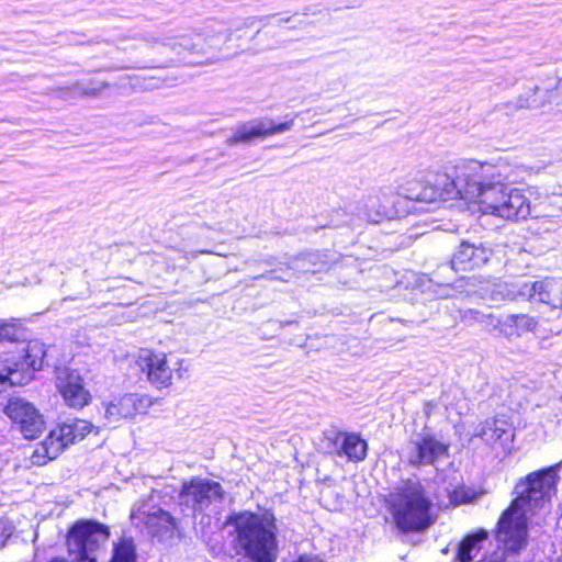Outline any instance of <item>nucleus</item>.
Masks as SVG:
<instances>
[{
	"label": "nucleus",
	"instance_id": "f257e3e1",
	"mask_svg": "<svg viewBox=\"0 0 562 562\" xmlns=\"http://www.w3.org/2000/svg\"><path fill=\"white\" fill-rule=\"evenodd\" d=\"M459 179L461 199L477 204L483 214L518 221L531 213L527 196L504 183L499 170L490 161L459 159Z\"/></svg>",
	"mask_w": 562,
	"mask_h": 562
},
{
	"label": "nucleus",
	"instance_id": "f03ea898",
	"mask_svg": "<svg viewBox=\"0 0 562 562\" xmlns=\"http://www.w3.org/2000/svg\"><path fill=\"white\" fill-rule=\"evenodd\" d=\"M558 472L549 468L529 474L519 482L515 492L518 495L510 506L502 514L496 531V539L503 543L507 552L518 554L528 544L527 506L537 507L541 501L550 498L555 492Z\"/></svg>",
	"mask_w": 562,
	"mask_h": 562
},
{
	"label": "nucleus",
	"instance_id": "7ed1b4c3",
	"mask_svg": "<svg viewBox=\"0 0 562 562\" xmlns=\"http://www.w3.org/2000/svg\"><path fill=\"white\" fill-rule=\"evenodd\" d=\"M232 33L222 24H210L202 29L201 33L193 35H175L170 32H153L142 36L148 50L156 58L151 65L143 68L169 67L186 52L204 53L207 48H218L221 44L231 40Z\"/></svg>",
	"mask_w": 562,
	"mask_h": 562
},
{
	"label": "nucleus",
	"instance_id": "20e7f679",
	"mask_svg": "<svg viewBox=\"0 0 562 562\" xmlns=\"http://www.w3.org/2000/svg\"><path fill=\"white\" fill-rule=\"evenodd\" d=\"M386 501L396 527L404 532L423 531L434 522L432 501L418 480L400 482Z\"/></svg>",
	"mask_w": 562,
	"mask_h": 562
},
{
	"label": "nucleus",
	"instance_id": "39448f33",
	"mask_svg": "<svg viewBox=\"0 0 562 562\" xmlns=\"http://www.w3.org/2000/svg\"><path fill=\"white\" fill-rule=\"evenodd\" d=\"M226 525L234 526L236 543L246 557L255 562H273L276 559L274 518L270 514L234 513Z\"/></svg>",
	"mask_w": 562,
	"mask_h": 562
},
{
	"label": "nucleus",
	"instance_id": "423d86ee",
	"mask_svg": "<svg viewBox=\"0 0 562 562\" xmlns=\"http://www.w3.org/2000/svg\"><path fill=\"white\" fill-rule=\"evenodd\" d=\"M110 536L106 526L93 520L77 521L67 533V550L72 562H97V551Z\"/></svg>",
	"mask_w": 562,
	"mask_h": 562
},
{
	"label": "nucleus",
	"instance_id": "0eeeda50",
	"mask_svg": "<svg viewBox=\"0 0 562 562\" xmlns=\"http://www.w3.org/2000/svg\"><path fill=\"white\" fill-rule=\"evenodd\" d=\"M462 186L459 179V160L453 165L452 175L438 173L434 181L409 180L401 187L403 196L407 200L431 203L437 200H448L459 196L461 199Z\"/></svg>",
	"mask_w": 562,
	"mask_h": 562
},
{
	"label": "nucleus",
	"instance_id": "6e6552de",
	"mask_svg": "<svg viewBox=\"0 0 562 562\" xmlns=\"http://www.w3.org/2000/svg\"><path fill=\"white\" fill-rule=\"evenodd\" d=\"M94 426L85 419H68L53 429L36 447L31 459L35 464H45L56 459L69 445L82 440L92 431Z\"/></svg>",
	"mask_w": 562,
	"mask_h": 562
},
{
	"label": "nucleus",
	"instance_id": "1a4fd4ad",
	"mask_svg": "<svg viewBox=\"0 0 562 562\" xmlns=\"http://www.w3.org/2000/svg\"><path fill=\"white\" fill-rule=\"evenodd\" d=\"M498 293L503 299L510 301L527 299L552 307L562 306V280L543 279L530 283L505 284L499 288Z\"/></svg>",
	"mask_w": 562,
	"mask_h": 562
},
{
	"label": "nucleus",
	"instance_id": "9d476101",
	"mask_svg": "<svg viewBox=\"0 0 562 562\" xmlns=\"http://www.w3.org/2000/svg\"><path fill=\"white\" fill-rule=\"evenodd\" d=\"M155 404L147 394L127 393L102 403L103 426L116 427L123 420L134 419L137 414H146Z\"/></svg>",
	"mask_w": 562,
	"mask_h": 562
},
{
	"label": "nucleus",
	"instance_id": "9b49d317",
	"mask_svg": "<svg viewBox=\"0 0 562 562\" xmlns=\"http://www.w3.org/2000/svg\"><path fill=\"white\" fill-rule=\"evenodd\" d=\"M223 498L224 490L218 482L196 476L184 482L179 493L181 505L200 513Z\"/></svg>",
	"mask_w": 562,
	"mask_h": 562
},
{
	"label": "nucleus",
	"instance_id": "f8f14e48",
	"mask_svg": "<svg viewBox=\"0 0 562 562\" xmlns=\"http://www.w3.org/2000/svg\"><path fill=\"white\" fill-rule=\"evenodd\" d=\"M4 414L19 426L26 439H34L45 428V422L40 411L29 401L11 397L3 408Z\"/></svg>",
	"mask_w": 562,
	"mask_h": 562
},
{
	"label": "nucleus",
	"instance_id": "ddd939ff",
	"mask_svg": "<svg viewBox=\"0 0 562 562\" xmlns=\"http://www.w3.org/2000/svg\"><path fill=\"white\" fill-rule=\"evenodd\" d=\"M24 352L22 366L27 370L21 372L18 368L8 367L4 372H0V385L9 383L10 385H23L33 379V373L42 369L46 350L44 344L33 340L24 345L21 349Z\"/></svg>",
	"mask_w": 562,
	"mask_h": 562
},
{
	"label": "nucleus",
	"instance_id": "4468645a",
	"mask_svg": "<svg viewBox=\"0 0 562 562\" xmlns=\"http://www.w3.org/2000/svg\"><path fill=\"white\" fill-rule=\"evenodd\" d=\"M448 445L437 440L430 435H417L405 449V458L413 467L435 465V463L448 456Z\"/></svg>",
	"mask_w": 562,
	"mask_h": 562
},
{
	"label": "nucleus",
	"instance_id": "2eb2a0df",
	"mask_svg": "<svg viewBox=\"0 0 562 562\" xmlns=\"http://www.w3.org/2000/svg\"><path fill=\"white\" fill-rule=\"evenodd\" d=\"M136 364L146 374L148 382L156 389L171 385L173 371L168 364L165 353L142 350L137 357Z\"/></svg>",
	"mask_w": 562,
	"mask_h": 562
},
{
	"label": "nucleus",
	"instance_id": "dca6fc26",
	"mask_svg": "<svg viewBox=\"0 0 562 562\" xmlns=\"http://www.w3.org/2000/svg\"><path fill=\"white\" fill-rule=\"evenodd\" d=\"M294 121L290 120L283 123L274 124L271 120H255L243 123L236 127L235 134L227 138L229 146L238 143H250L256 138H265L274 134H280L292 128Z\"/></svg>",
	"mask_w": 562,
	"mask_h": 562
},
{
	"label": "nucleus",
	"instance_id": "f3484780",
	"mask_svg": "<svg viewBox=\"0 0 562 562\" xmlns=\"http://www.w3.org/2000/svg\"><path fill=\"white\" fill-rule=\"evenodd\" d=\"M495 450H501L506 456L512 450L514 431L512 426L504 419H487L481 424L475 432Z\"/></svg>",
	"mask_w": 562,
	"mask_h": 562
},
{
	"label": "nucleus",
	"instance_id": "a211bd4d",
	"mask_svg": "<svg viewBox=\"0 0 562 562\" xmlns=\"http://www.w3.org/2000/svg\"><path fill=\"white\" fill-rule=\"evenodd\" d=\"M325 438L331 441L334 452L339 457L346 456L348 460L355 462L367 457V441L358 434L330 430L326 432Z\"/></svg>",
	"mask_w": 562,
	"mask_h": 562
},
{
	"label": "nucleus",
	"instance_id": "6ab92c4d",
	"mask_svg": "<svg viewBox=\"0 0 562 562\" xmlns=\"http://www.w3.org/2000/svg\"><path fill=\"white\" fill-rule=\"evenodd\" d=\"M132 519L142 521L148 535L159 539L171 538L176 529L175 518L161 508L147 513L142 512L140 509L133 510Z\"/></svg>",
	"mask_w": 562,
	"mask_h": 562
},
{
	"label": "nucleus",
	"instance_id": "aec40b11",
	"mask_svg": "<svg viewBox=\"0 0 562 562\" xmlns=\"http://www.w3.org/2000/svg\"><path fill=\"white\" fill-rule=\"evenodd\" d=\"M57 386L66 404L74 408L86 406L91 395L83 385L82 378L75 371L60 372Z\"/></svg>",
	"mask_w": 562,
	"mask_h": 562
},
{
	"label": "nucleus",
	"instance_id": "412c9836",
	"mask_svg": "<svg viewBox=\"0 0 562 562\" xmlns=\"http://www.w3.org/2000/svg\"><path fill=\"white\" fill-rule=\"evenodd\" d=\"M363 209L369 221L378 223L393 214L390 190L379 189L369 193L363 200Z\"/></svg>",
	"mask_w": 562,
	"mask_h": 562
},
{
	"label": "nucleus",
	"instance_id": "4be33fe9",
	"mask_svg": "<svg viewBox=\"0 0 562 562\" xmlns=\"http://www.w3.org/2000/svg\"><path fill=\"white\" fill-rule=\"evenodd\" d=\"M486 261L487 252L484 248L462 243L451 259V266L456 271H467L480 267Z\"/></svg>",
	"mask_w": 562,
	"mask_h": 562
},
{
	"label": "nucleus",
	"instance_id": "5701e85b",
	"mask_svg": "<svg viewBox=\"0 0 562 562\" xmlns=\"http://www.w3.org/2000/svg\"><path fill=\"white\" fill-rule=\"evenodd\" d=\"M487 538L488 532L485 529L467 535L458 544L456 559L459 562H472Z\"/></svg>",
	"mask_w": 562,
	"mask_h": 562
},
{
	"label": "nucleus",
	"instance_id": "b1692460",
	"mask_svg": "<svg viewBox=\"0 0 562 562\" xmlns=\"http://www.w3.org/2000/svg\"><path fill=\"white\" fill-rule=\"evenodd\" d=\"M486 319L491 322L490 331H497L498 335L506 338L519 337L514 326L515 322L513 321L510 314L506 315L505 317H496L494 315H490L486 317Z\"/></svg>",
	"mask_w": 562,
	"mask_h": 562
},
{
	"label": "nucleus",
	"instance_id": "393cba45",
	"mask_svg": "<svg viewBox=\"0 0 562 562\" xmlns=\"http://www.w3.org/2000/svg\"><path fill=\"white\" fill-rule=\"evenodd\" d=\"M111 562H136V550L133 540L122 538L115 543Z\"/></svg>",
	"mask_w": 562,
	"mask_h": 562
},
{
	"label": "nucleus",
	"instance_id": "a878e982",
	"mask_svg": "<svg viewBox=\"0 0 562 562\" xmlns=\"http://www.w3.org/2000/svg\"><path fill=\"white\" fill-rule=\"evenodd\" d=\"M539 91V87H533L527 94L519 95L514 102L506 104L508 109H538L546 104V101L538 102L536 94Z\"/></svg>",
	"mask_w": 562,
	"mask_h": 562
},
{
	"label": "nucleus",
	"instance_id": "bb28decb",
	"mask_svg": "<svg viewBox=\"0 0 562 562\" xmlns=\"http://www.w3.org/2000/svg\"><path fill=\"white\" fill-rule=\"evenodd\" d=\"M510 316L515 322L514 326L519 337L527 331L533 330L538 325L537 318L528 314H510Z\"/></svg>",
	"mask_w": 562,
	"mask_h": 562
},
{
	"label": "nucleus",
	"instance_id": "cd10ccee",
	"mask_svg": "<svg viewBox=\"0 0 562 562\" xmlns=\"http://www.w3.org/2000/svg\"><path fill=\"white\" fill-rule=\"evenodd\" d=\"M108 87L109 83L106 81L91 80L88 87L83 86L81 82H76L70 89L78 90L82 97H95Z\"/></svg>",
	"mask_w": 562,
	"mask_h": 562
},
{
	"label": "nucleus",
	"instance_id": "c85d7f7f",
	"mask_svg": "<svg viewBox=\"0 0 562 562\" xmlns=\"http://www.w3.org/2000/svg\"><path fill=\"white\" fill-rule=\"evenodd\" d=\"M18 338H19V330L14 325L3 323V322L0 323V341H2V340L13 341V340H18Z\"/></svg>",
	"mask_w": 562,
	"mask_h": 562
},
{
	"label": "nucleus",
	"instance_id": "c756f323",
	"mask_svg": "<svg viewBox=\"0 0 562 562\" xmlns=\"http://www.w3.org/2000/svg\"><path fill=\"white\" fill-rule=\"evenodd\" d=\"M491 314H488L490 316ZM487 315L483 314L482 312L477 310H467L463 312L462 318L463 319H473L479 323H482L486 326V328L490 330L491 328V322L486 319Z\"/></svg>",
	"mask_w": 562,
	"mask_h": 562
},
{
	"label": "nucleus",
	"instance_id": "7c9ffc66",
	"mask_svg": "<svg viewBox=\"0 0 562 562\" xmlns=\"http://www.w3.org/2000/svg\"><path fill=\"white\" fill-rule=\"evenodd\" d=\"M295 277V272H285L283 276H277L276 274V270H272V271H269L260 277H257L256 279L258 278H265V279H269V280H281V281H284V282H289L291 281L293 278Z\"/></svg>",
	"mask_w": 562,
	"mask_h": 562
},
{
	"label": "nucleus",
	"instance_id": "2f4dec72",
	"mask_svg": "<svg viewBox=\"0 0 562 562\" xmlns=\"http://www.w3.org/2000/svg\"><path fill=\"white\" fill-rule=\"evenodd\" d=\"M311 258H312V255L310 256H306V257H302V258H295L294 261H293V266L291 267V269H299L305 273L307 272H316L315 270H311L308 268H306V262L307 261H311Z\"/></svg>",
	"mask_w": 562,
	"mask_h": 562
},
{
	"label": "nucleus",
	"instance_id": "473e14b6",
	"mask_svg": "<svg viewBox=\"0 0 562 562\" xmlns=\"http://www.w3.org/2000/svg\"><path fill=\"white\" fill-rule=\"evenodd\" d=\"M554 103L557 106L561 108L560 111L562 112V77L559 79L558 83L555 85Z\"/></svg>",
	"mask_w": 562,
	"mask_h": 562
},
{
	"label": "nucleus",
	"instance_id": "72a5a7b5",
	"mask_svg": "<svg viewBox=\"0 0 562 562\" xmlns=\"http://www.w3.org/2000/svg\"><path fill=\"white\" fill-rule=\"evenodd\" d=\"M272 18V15L267 16H250L245 20L244 25L245 26H252L256 22H267Z\"/></svg>",
	"mask_w": 562,
	"mask_h": 562
},
{
	"label": "nucleus",
	"instance_id": "f704fd0d",
	"mask_svg": "<svg viewBox=\"0 0 562 562\" xmlns=\"http://www.w3.org/2000/svg\"><path fill=\"white\" fill-rule=\"evenodd\" d=\"M295 562H323V561L321 559H318L317 557L302 555Z\"/></svg>",
	"mask_w": 562,
	"mask_h": 562
},
{
	"label": "nucleus",
	"instance_id": "c9c22d12",
	"mask_svg": "<svg viewBox=\"0 0 562 562\" xmlns=\"http://www.w3.org/2000/svg\"><path fill=\"white\" fill-rule=\"evenodd\" d=\"M480 562H504V560L499 555H491L488 558L482 559Z\"/></svg>",
	"mask_w": 562,
	"mask_h": 562
},
{
	"label": "nucleus",
	"instance_id": "e433bc0d",
	"mask_svg": "<svg viewBox=\"0 0 562 562\" xmlns=\"http://www.w3.org/2000/svg\"><path fill=\"white\" fill-rule=\"evenodd\" d=\"M451 499H452V502L458 503V504L465 502L463 498L459 497V492H457V491L451 495Z\"/></svg>",
	"mask_w": 562,
	"mask_h": 562
},
{
	"label": "nucleus",
	"instance_id": "4c0bfd02",
	"mask_svg": "<svg viewBox=\"0 0 562 562\" xmlns=\"http://www.w3.org/2000/svg\"><path fill=\"white\" fill-rule=\"evenodd\" d=\"M291 16H288V18H282L278 21V25H282L283 23H289L291 21Z\"/></svg>",
	"mask_w": 562,
	"mask_h": 562
},
{
	"label": "nucleus",
	"instance_id": "58836bf2",
	"mask_svg": "<svg viewBox=\"0 0 562 562\" xmlns=\"http://www.w3.org/2000/svg\"><path fill=\"white\" fill-rule=\"evenodd\" d=\"M49 562H67L66 560L64 559H53L52 561Z\"/></svg>",
	"mask_w": 562,
	"mask_h": 562
},
{
	"label": "nucleus",
	"instance_id": "ea45409f",
	"mask_svg": "<svg viewBox=\"0 0 562 562\" xmlns=\"http://www.w3.org/2000/svg\"><path fill=\"white\" fill-rule=\"evenodd\" d=\"M4 546V540L0 542V547H3Z\"/></svg>",
	"mask_w": 562,
	"mask_h": 562
}]
</instances>
